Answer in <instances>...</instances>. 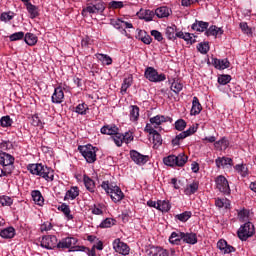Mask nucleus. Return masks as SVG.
<instances>
[{
    "mask_svg": "<svg viewBox=\"0 0 256 256\" xmlns=\"http://www.w3.org/2000/svg\"><path fill=\"white\" fill-rule=\"evenodd\" d=\"M64 99H65V92H63V87L58 86L57 88L54 89V92L51 97V101L56 105H61Z\"/></svg>",
    "mask_w": 256,
    "mask_h": 256,
    "instance_id": "12",
    "label": "nucleus"
},
{
    "mask_svg": "<svg viewBox=\"0 0 256 256\" xmlns=\"http://www.w3.org/2000/svg\"><path fill=\"white\" fill-rule=\"evenodd\" d=\"M58 209L59 211H62L67 221H71L73 219V216L71 214V208H69V205L63 203L61 206L58 207Z\"/></svg>",
    "mask_w": 256,
    "mask_h": 256,
    "instance_id": "37",
    "label": "nucleus"
},
{
    "mask_svg": "<svg viewBox=\"0 0 256 256\" xmlns=\"http://www.w3.org/2000/svg\"><path fill=\"white\" fill-rule=\"evenodd\" d=\"M237 235L241 241H247L249 237L255 235V225L251 222L245 223L239 228Z\"/></svg>",
    "mask_w": 256,
    "mask_h": 256,
    "instance_id": "6",
    "label": "nucleus"
},
{
    "mask_svg": "<svg viewBox=\"0 0 256 256\" xmlns=\"http://www.w3.org/2000/svg\"><path fill=\"white\" fill-rule=\"evenodd\" d=\"M231 81V75H220L218 77V83L220 85H227V83H230Z\"/></svg>",
    "mask_w": 256,
    "mask_h": 256,
    "instance_id": "63",
    "label": "nucleus"
},
{
    "mask_svg": "<svg viewBox=\"0 0 256 256\" xmlns=\"http://www.w3.org/2000/svg\"><path fill=\"white\" fill-rule=\"evenodd\" d=\"M216 207H219V209H229L231 207V202L227 198H217L215 201Z\"/></svg>",
    "mask_w": 256,
    "mask_h": 256,
    "instance_id": "40",
    "label": "nucleus"
},
{
    "mask_svg": "<svg viewBox=\"0 0 256 256\" xmlns=\"http://www.w3.org/2000/svg\"><path fill=\"white\" fill-rule=\"evenodd\" d=\"M15 18V13L12 11L9 12H3L0 15V21H3V23H9V21H12V19Z\"/></svg>",
    "mask_w": 256,
    "mask_h": 256,
    "instance_id": "44",
    "label": "nucleus"
},
{
    "mask_svg": "<svg viewBox=\"0 0 256 256\" xmlns=\"http://www.w3.org/2000/svg\"><path fill=\"white\" fill-rule=\"evenodd\" d=\"M144 77L151 83H161L167 79L165 74L157 72V69L153 67H147L144 72Z\"/></svg>",
    "mask_w": 256,
    "mask_h": 256,
    "instance_id": "7",
    "label": "nucleus"
},
{
    "mask_svg": "<svg viewBox=\"0 0 256 256\" xmlns=\"http://www.w3.org/2000/svg\"><path fill=\"white\" fill-rule=\"evenodd\" d=\"M158 211H162V213H167L171 211V203L167 200H159L157 204Z\"/></svg>",
    "mask_w": 256,
    "mask_h": 256,
    "instance_id": "30",
    "label": "nucleus"
},
{
    "mask_svg": "<svg viewBox=\"0 0 256 256\" xmlns=\"http://www.w3.org/2000/svg\"><path fill=\"white\" fill-rule=\"evenodd\" d=\"M132 83H133V80L131 78L124 79V81L122 83V87H121V94L122 95L127 93V89L129 87H131Z\"/></svg>",
    "mask_w": 256,
    "mask_h": 256,
    "instance_id": "55",
    "label": "nucleus"
},
{
    "mask_svg": "<svg viewBox=\"0 0 256 256\" xmlns=\"http://www.w3.org/2000/svg\"><path fill=\"white\" fill-rule=\"evenodd\" d=\"M191 211H185L181 214H178L175 216V219H178V221H181L182 223H186V221H189L191 219Z\"/></svg>",
    "mask_w": 256,
    "mask_h": 256,
    "instance_id": "45",
    "label": "nucleus"
},
{
    "mask_svg": "<svg viewBox=\"0 0 256 256\" xmlns=\"http://www.w3.org/2000/svg\"><path fill=\"white\" fill-rule=\"evenodd\" d=\"M25 37L24 32H15L12 35L9 36L10 41H21Z\"/></svg>",
    "mask_w": 256,
    "mask_h": 256,
    "instance_id": "60",
    "label": "nucleus"
},
{
    "mask_svg": "<svg viewBox=\"0 0 256 256\" xmlns=\"http://www.w3.org/2000/svg\"><path fill=\"white\" fill-rule=\"evenodd\" d=\"M130 158L136 163V165H145V163L149 161V157L147 155H143L137 150L130 151Z\"/></svg>",
    "mask_w": 256,
    "mask_h": 256,
    "instance_id": "11",
    "label": "nucleus"
},
{
    "mask_svg": "<svg viewBox=\"0 0 256 256\" xmlns=\"http://www.w3.org/2000/svg\"><path fill=\"white\" fill-rule=\"evenodd\" d=\"M74 245H77V238L67 237L57 242L55 235L44 236L40 242V247L48 250H53L55 247L57 249H71Z\"/></svg>",
    "mask_w": 256,
    "mask_h": 256,
    "instance_id": "1",
    "label": "nucleus"
},
{
    "mask_svg": "<svg viewBox=\"0 0 256 256\" xmlns=\"http://www.w3.org/2000/svg\"><path fill=\"white\" fill-rule=\"evenodd\" d=\"M113 225H115V220L113 218H106L100 223L101 229H109V227H113Z\"/></svg>",
    "mask_w": 256,
    "mask_h": 256,
    "instance_id": "53",
    "label": "nucleus"
},
{
    "mask_svg": "<svg viewBox=\"0 0 256 256\" xmlns=\"http://www.w3.org/2000/svg\"><path fill=\"white\" fill-rule=\"evenodd\" d=\"M216 167L218 169H231L233 167V159L227 157H218L215 160Z\"/></svg>",
    "mask_w": 256,
    "mask_h": 256,
    "instance_id": "13",
    "label": "nucleus"
},
{
    "mask_svg": "<svg viewBox=\"0 0 256 256\" xmlns=\"http://www.w3.org/2000/svg\"><path fill=\"white\" fill-rule=\"evenodd\" d=\"M209 27L208 22L204 21H195V23L192 24L193 31H198L199 33H203L204 31H207V28Z\"/></svg>",
    "mask_w": 256,
    "mask_h": 256,
    "instance_id": "26",
    "label": "nucleus"
},
{
    "mask_svg": "<svg viewBox=\"0 0 256 256\" xmlns=\"http://www.w3.org/2000/svg\"><path fill=\"white\" fill-rule=\"evenodd\" d=\"M149 121L150 123L146 124L144 131L146 133H155V129H159L160 131L163 130V128L161 127L163 123H173V118L165 115H156L150 118Z\"/></svg>",
    "mask_w": 256,
    "mask_h": 256,
    "instance_id": "3",
    "label": "nucleus"
},
{
    "mask_svg": "<svg viewBox=\"0 0 256 256\" xmlns=\"http://www.w3.org/2000/svg\"><path fill=\"white\" fill-rule=\"evenodd\" d=\"M234 170L241 177H247V175H249V169L245 164H237L236 166H234Z\"/></svg>",
    "mask_w": 256,
    "mask_h": 256,
    "instance_id": "32",
    "label": "nucleus"
},
{
    "mask_svg": "<svg viewBox=\"0 0 256 256\" xmlns=\"http://www.w3.org/2000/svg\"><path fill=\"white\" fill-rule=\"evenodd\" d=\"M171 91H173V93L179 94L181 93V91H183V84L181 82H179L178 80L172 82L171 87H170Z\"/></svg>",
    "mask_w": 256,
    "mask_h": 256,
    "instance_id": "46",
    "label": "nucleus"
},
{
    "mask_svg": "<svg viewBox=\"0 0 256 256\" xmlns=\"http://www.w3.org/2000/svg\"><path fill=\"white\" fill-rule=\"evenodd\" d=\"M101 187L108 195H110L114 203H119L125 198V194H123L121 188L117 185L109 184V181L102 182Z\"/></svg>",
    "mask_w": 256,
    "mask_h": 256,
    "instance_id": "4",
    "label": "nucleus"
},
{
    "mask_svg": "<svg viewBox=\"0 0 256 256\" xmlns=\"http://www.w3.org/2000/svg\"><path fill=\"white\" fill-rule=\"evenodd\" d=\"M197 49L202 55H207V53H209V43L201 42L198 44Z\"/></svg>",
    "mask_w": 256,
    "mask_h": 256,
    "instance_id": "49",
    "label": "nucleus"
},
{
    "mask_svg": "<svg viewBox=\"0 0 256 256\" xmlns=\"http://www.w3.org/2000/svg\"><path fill=\"white\" fill-rule=\"evenodd\" d=\"M166 37L167 39H169L170 41L175 40L176 39V34H177V26L172 25V26H168L166 28Z\"/></svg>",
    "mask_w": 256,
    "mask_h": 256,
    "instance_id": "38",
    "label": "nucleus"
},
{
    "mask_svg": "<svg viewBox=\"0 0 256 256\" xmlns=\"http://www.w3.org/2000/svg\"><path fill=\"white\" fill-rule=\"evenodd\" d=\"M24 41L27 45L30 47H33V45H37V37L33 33H26L24 37Z\"/></svg>",
    "mask_w": 256,
    "mask_h": 256,
    "instance_id": "39",
    "label": "nucleus"
},
{
    "mask_svg": "<svg viewBox=\"0 0 256 256\" xmlns=\"http://www.w3.org/2000/svg\"><path fill=\"white\" fill-rule=\"evenodd\" d=\"M30 123L34 127H43V122H41V118H39V115L37 114L31 116Z\"/></svg>",
    "mask_w": 256,
    "mask_h": 256,
    "instance_id": "52",
    "label": "nucleus"
},
{
    "mask_svg": "<svg viewBox=\"0 0 256 256\" xmlns=\"http://www.w3.org/2000/svg\"><path fill=\"white\" fill-rule=\"evenodd\" d=\"M217 247L222 251L224 254H229V253H235V248L229 244H227L226 240H219L217 243Z\"/></svg>",
    "mask_w": 256,
    "mask_h": 256,
    "instance_id": "16",
    "label": "nucleus"
},
{
    "mask_svg": "<svg viewBox=\"0 0 256 256\" xmlns=\"http://www.w3.org/2000/svg\"><path fill=\"white\" fill-rule=\"evenodd\" d=\"M87 13H90V14H97L99 12H97V9L95 8V6L92 4V5H88L86 8H84L82 10V15H87Z\"/></svg>",
    "mask_w": 256,
    "mask_h": 256,
    "instance_id": "61",
    "label": "nucleus"
},
{
    "mask_svg": "<svg viewBox=\"0 0 256 256\" xmlns=\"http://www.w3.org/2000/svg\"><path fill=\"white\" fill-rule=\"evenodd\" d=\"M150 256H168L167 250L161 247H152L149 251Z\"/></svg>",
    "mask_w": 256,
    "mask_h": 256,
    "instance_id": "35",
    "label": "nucleus"
},
{
    "mask_svg": "<svg viewBox=\"0 0 256 256\" xmlns=\"http://www.w3.org/2000/svg\"><path fill=\"white\" fill-rule=\"evenodd\" d=\"M185 127H187V122H185V120L179 119L175 122L176 131H184Z\"/></svg>",
    "mask_w": 256,
    "mask_h": 256,
    "instance_id": "58",
    "label": "nucleus"
},
{
    "mask_svg": "<svg viewBox=\"0 0 256 256\" xmlns=\"http://www.w3.org/2000/svg\"><path fill=\"white\" fill-rule=\"evenodd\" d=\"M139 119V107L131 106L130 107V120L137 121Z\"/></svg>",
    "mask_w": 256,
    "mask_h": 256,
    "instance_id": "50",
    "label": "nucleus"
},
{
    "mask_svg": "<svg viewBox=\"0 0 256 256\" xmlns=\"http://www.w3.org/2000/svg\"><path fill=\"white\" fill-rule=\"evenodd\" d=\"M95 57L102 63V65H111L113 63V59L107 54L97 53L95 54Z\"/></svg>",
    "mask_w": 256,
    "mask_h": 256,
    "instance_id": "31",
    "label": "nucleus"
},
{
    "mask_svg": "<svg viewBox=\"0 0 256 256\" xmlns=\"http://www.w3.org/2000/svg\"><path fill=\"white\" fill-rule=\"evenodd\" d=\"M94 8L98 13H103L105 11V2L99 0L96 4H93Z\"/></svg>",
    "mask_w": 256,
    "mask_h": 256,
    "instance_id": "64",
    "label": "nucleus"
},
{
    "mask_svg": "<svg viewBox=\"0 0 256 256\" xmlns=\"http://www.w3.org/2000/svg\"><path fill=\"white\" fill-rule=\"evenodd\" d=\"M83 181L87 191H90V193H95V181H93V179L87 175H84Z\"/></svg>",
    "mask_w": 256,
    "mask_h": 256,
    "instance_id": "34",
    "label": "nucleus"
},
{
    "mask_svg": "<svg viewBox=\"0 0 256 256\" xmlns=\"http://www.w3.org/2000/svg\"><path fill=\"white\" fill-rule=\"evenodd\" d=\"M181 241H183V232L177 231V232H172L170 237H169V242L172 245H180Z\"/></svg>",
    "mask_w": 256,
    "mask_h": 256,
    "instance_id": "21",
    "label": "nucleus"
},
{
    "mask_svg": "<svg viewBox=\"0 0 256 256\" xmlns=\"http://www.w3.org/2000/svg\"><path fill=\"white\" fill-rule=\"evenodd\" d=\"M87 111H89V106L85 103H81L76 106L75 112L78 113V115H87Z\"/></svg>",
    "mask_w": 256,
    "mask_h": 256,
    "instance_id": "47",
    "label": "nucleus"
},
{
    "mask_svg": "<svg viewBox=\"0 0 256 256\" xmlns=\"http://www.w3.org/2000/svg\"><path fill=\"white\" fill-rule=\"evenodd\" d=\"M223 34V29L217 26H210L209 29L205 31L207 37H219Z\"/></svg>",
    "mask_w": 256,
    "mask_h": 256,
    "instance_id": "25",
    "label": "nucleus"
},
{
    "mask_svg": "<svg viewBox=\"0 0 256 256\" xmlns=\"http://www.w3.org/2000/svg\"><path fill=\"white\" fill-rule=\"evenodd\" d=\"M216 189L224 195H231V187H229V181L223 175H219L215 178Z\"/></svg>",
    "mask_w": 256,
    "mask_h": 256,
    "instance_id": "9",
    "label": "nucleus"
},
{
    "mask_svg": "<svg viewBox=\"0 0 256 256\" xmlns=\"http://www.w3.org/2000/svg\"><path fill=\"white\" fill-rule=\"evenodd\" d=\"M110 25H112L114 29L121 31L122 35H127V30L125 29H133V24L131 22L125 21L123 18L110 19Z\"/></svg>",
    "mask_w": 256,
    "mask_h": 256,
    "instance_id": "8",
    "label": "nucleus"
},
{
    "mask_svg": "<svg viewBox=\"0 0 256 256\" xmlns=\"http://www.w3.org/2000/svg\"><path fill=\"white\" fill-rule=\"evenodd\" d=\"M0 203L3 207H11L13 205V198L9 196H1Z\"/></svg>",
    "mask_w": 256,
    "mask_h": 256,
    "instance_id": "51",
    "label": "nucleus"
},
{
    "mask_svg": "<svg viewBox=\"0 0 256 256\" xmlns=\"http://www.w3.org/2000/svg\"><path fill=\"white\" fill-rule=\"evenodd\" d=\"M28 171L32 175L42 177V179H45L48 183H51L55 179V171L43 164H29Z\"/></svg>",
    "mask_w": 256,
    "mask_h": 256,
    "instance_id": "2",
    "label": "nucleus"
},
{
    "mask_svg": "<svg viewBox=\"0 0 256 256\" xmlns=\"http://www.w3.org/2000/svg\"><path fill=\"white\" fill-rule=\"evenodd\" d=\"M79 197V188L77 186L71 187L65 194L64 199L68 201L69 199L73 201Z\"/></svg>",
    "mask_w": 256,
    "mask_h": 256,
    "instance_id": "24",
    "label": "nucleus"
},
{
    "mask_svg": "<svg viewBox=\"0 0 256 256\" xmlns=\"http://www.w3.org/2000/svg\"><path fill=\"white\" fill-rule=\"evenodd\" d=\"M154 15L157 16L158 19H165V17H169V15H171V8L167 6L159 7L155 10Z\"/></svg>",
    "mask_w": 256,
    "mask_h": 256,
    "instance_id": "17",
    "label": "nucleus"
},
{
    "mask_svg": "<svg viewBox=\"0 0 256 256\" xmlns=\"http://www.w3.org/2000/svg\"><path fill=\"white\" fill-rule=\"evenodd\" d=\"M82 157H84L86 163H95L97 161V148L91 144L78 147Z\"/></svg>",
    "mask_w": 256,
    "mask_h": 256,
    "instance_id": "5",
    "label": "nucleus"
},
{
    "mask_svg": "<svg viewBox=\"0 0 256 256\" xmlns=\"http://www.w3.org/2000/svg\"><path fill=\"white\" fill-rule=\"evenodd\" d=\"M149 135H152V141L153 144L157 147L163 144V138L161 137V134L157 132V130H154V132H147Z\"/></svg>",
    "mask_w": 256,
    "mask_h": 256,
    "instance_id": "36",
    "label": "nucleus"
},
{
    "mask_svg": "<svg viewBox=\"0 0 256 256\" xmlns=\"http://www.w3.org/2000/svg\"><path fill=\"white\" fill-rule=\"evenodd\" d=\"M101 133L103 135H112V137L119 132V128L115 125H106L101 128Z\"/></svg>",
    "mask_w": 256,
    "mask_h": 256,
    "instance_id": "27",
    "label": "nucleus"
},
{
    "mask_svg": "<svg viewBox=\"0 0 256 256\" xmlns=\"http://www.w3.org/2000/svg\"><path fill=\"white\" fill-rule=\"evenodd\" d=\"M196 191H199V183L197 181H193L192 183L186 185L184 189L185 195L188 196L195 195Z\"/></svg>",
    "mask_w": 256,
    "mask_h": 256,
    "instance_id": "23",
    "label": "nucleus"
},
{
    "mask_svg": "<svg viewBox=\"0 0 256 256\" xmlns=\"http://www.w3.org/2000/svg\"><path fill=\"white\" fill-rule=\"evenodd\" d=\"M214 147L217 149V151H225V149L229 147V140L222 138L214 143Z\"/></svg>",
    "mask_w": 256,
    "mask_h": 256,
    "instance_id": "33",
    "label": "nucleus"
},
{
    "mask_svg": "<svg viewBox=\"0 0 256 256\" xmlns=\"http://www.w3.org/2000/svg\"><path fill=\"white\" fill-rule=\"evenodd\" d=\"M203 107L201 106V103L199 102V98H197V96L193 97L192 100V108L190 111L191 115H199V113H201Z\"/></svg>",
    "mask_w": 256,
    "mask_h": 256,
    "instance_id": "20",
    "label": "nucleus"
},
{
    "mask_svg": "<svg viewBox=\"0 0 256 256\" xmlns=\"http://www.w3.org/2000/svg\"><path fill=\"white\" fill-rule=\"evenodd\" d=\"M0 237H2V239H13V237H15V228L8 227L1 230Z\"/></svg>",
    "mask_w": 256,
    "mask_h": 256,
    "instance_id": "29",
    "label": "nucleus"
},
{
    "mask_svg": "<svg viewBox=\"0 0 256 256\" xmlns=\"http://www.w3.org/2000/svg\"><path fill=\"white\" fill-rule=\"evenodd\" d=\"M13 163H15V158L11 154L0 152V165H2V167H9V165H13Z\"/></svg>",
    "mask_w": 256,
    "mask_h": 256,
    "instance_id": "14",
    "label": "nucleus"
},
{
    "mask_svg": "<svg viewBox=\"0 0 256 256\" xmlns=\"http://www.w3.org/2000/svg\"><path fill=\"white\" fill-rule=\"evenodd\" d=\"M212 65L215 67V69H219L220 71H223L224 69H229V60L227 59H212Z\"/></svg>",
    "mask_w": 256,
    "mask_h": 256,
    "instance_id": "15",
    "label": "nucleus"
},
{
    "mask_svg": "<svg viewBox=\"0 0 256 256\" xmlns=\"http://www.w3.org/2000/svg\"><path fill=\"white\" fill-rule=\"evenodd\" d=\"M184 41H186L188 45H193L197 40H195V36L193 34L186 32L184 35Z\"/></svg>",
    "mask_w": 256,
    "mask_h": 256,
    "instance_id": "62",
    "label": "nucleus"
},
{
    "mask_svg": "<svg viewBox=\"0 0 256 256\" xmlns=\"http://www.w3.org/2000/svg\"><path fill=\"white\" fill-rule=\"evenodd\" d=\"M110 9H123L125 7V3L123 1H115L112 0L109 2Z\"/></svg>",
    "mask_w": 256,
    "mask_h": 256,
    "instance_id": "57",
    "label": "nucleus"
},
{
    "mask_svg": "<svg viewBox=\"0 0 256 256\" xmlns=\"http://www.w3.org/2000/svg\"><path fill=\"white\" fill-rule=\"evenodd\" d=\"M137 16L139 19H144V21H153V17H155V12L151 10H143L141 9L138 13Z\"/></svg>",
    "mask_w": 256,
    "mask_h": 256,
    "instance_id": "22",
    "label": "nucleus"
},
{
    "mask_svg": "<svg viewBox=\"0 0 256 256\" xmlns=\"http://www.w3.org/2000/svg\"><path fill=\"white\" fill-rule=\"evenodd\" d=\"M112 140L117 147H121V145H123V134L116 132V134L112 136Z\"/></svg>",
    "mask_w": 256,
    "mask_h": 256,
    "instance_id": "56",
    "label": "nucleus"
},
{
    "mask_svg": "<svg viewBox=\"0 0 256 256\" xmlns=\"http://www.w3.org/2000/svg\"><path fill=\"white\" fill-rule=\"evenodd\" d=\"M182 241L184 243H187L188 245H196L197 243V234L193 232H183V238Z\"/></svg>",
    "mask_w": 256,
    "mask_h": 256,
    "instance_id": "18",
    "label": "nucleus"
},
{
    "mask_svg": "<svg viewBox=\"0 0 256 256\" xmlns=\"http://www.w3.org/2000/svg\"><path fill=\"white\" fill-rule=\"evenodd\" d=\"M138 36L139 39L145 43V45H151V41H153V39L149 36V34H147V32L139 30Z\"/></svg>",
    "mask_w": 256,
    "mask_h": 256,
    "instance_id": "43",
    "label": "nucleus"
},
{
    "mask_svg": "<svg viewBox=\"0 0 256 256\" xmlns=\"http://www.w3.org/2000/svg\"><path fill=\"white\" fill-rule=\"evenodd\" d=\"M189 157L187 155L181 153L178 156H175L176 167H184L185 163H187Z\"/></svg>",
    "mask_w": 256,
    "mask_h": 256,
    "instance_id": "42",
    "label": "nucleus"
},
{
    "mask_svg": "<svg viewBox=\"0 0 256 256\" xmlns=\"http://www.w3.org/2000/svg\"><path fill=\"white\" fill-rule=\"evenodd\" d=\"M198 129H199V124L193 125L186 131L181 132L180 137H184V139H187V137H191V135H194V133H197Z\"/></svg>",
    "mask_w": 256,
    "mask_h": 256,
    "instance_id": "41",
    "label": "nucleus"
},
{
    "mask_svg": "<svg viewBox=\"0 0 256 256\" xmlns=\"http://www.w3.org/2000/svg\"><path fill=\"white\" fill-rule=\"evenodd\" d=\"M0 125L1 127H11L13 125V119L10 116H3L0 119Z\"/></svg>",
    "mask_w": 256,
    "mask_h": 256,
    "instance_id": "54",
    "label": "nucleus"
},
{
    "mask_svg": "<svg viewBox=\"0 0 256 256\" xmlns=\"http://www.w3.org/2000/svg\"><path fill=\"white\" fill-rule=\"evenodd\" d=\"M113 249L116 253H119V255H129V252L131 251V248H129V245H127L125 242L121 241V239L117 238L112 243Z\"/></svg>",
    "mask_w": 256,
    "mask_h": 256,
    "instance_id": "10",
    "label": "nucleus"
},
{
    "mask_svg": "<svg viewBox=\"0 0 256 256\" xmlns=\"http://www.w3.org/2000/svg\"><path fill=\"white\" fill-rule=\"evenodd\" d=\"M175 155L167 156L163 159L164 165H167L168 167H177Z\"/></svg>",
    "mask_w": 256,
    "mask_h": 256,
    "instance_id": "48",
    "label": "nucleus"
},
{
    "mask_svg": "<svg viewBox=\"0 0 256 256\" xmlns=\"http://www.w3.org/2000/svg\"><path fill=\"white\" fill-rule=\"evenodd\" d=\"M26 9L30 15V19H35L39 17V8L33 5L31 2L26 3Z\"/></svg>",
    "mask_w": 256,
    "mask_h": 256,
    "instance_id": "28",
    "label": "nucleus"
},
{
    "mask_svg": "<svg viewBox=\"0 0 256 256\" xmlns=\"http://www.w3.org/2000/svg\"><path fill=\"white\" fill-rule=\"evenodd\" d=\"M31 197H32L35 205H39L40 207H43V204L45 203V199L43 198L41 191L33 190L31 192Z\"/></svg>",
    "mask_w": 256,
    "mask_h": 256,
    "instance_id": "19",
    "label": "nucleus"
},
{
    "mask_svg": "<svg viewBox=\"0 0 256 256\" xmlns=\"http://www.w3.org/2000/svg\"><path fill=\"white\" fill-rule=\"evenodd\" d=\"M240 29L242 32H244L246 35H253V30L249 27L247 22H241L240 23Z\"/></svg>",
    "mask_w": 256,
    "mask_h": 256,
    "instance_id": "59",
    "label": "nucleus"
}]
</instances>
